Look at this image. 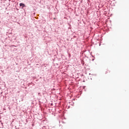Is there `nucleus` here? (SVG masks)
I'll return each instance as SVG.
<instances>
[{
	"mask_svg": "<svg viewBox=\"0 0 129 129\" xmlns=\"http://www.w3.org/2000/svg\"><path fill=\"white\" fill-rule=\"evenodd\" d=\"M20 7H23L24 8V7H25V4H24L23 3H20Z\"/></svg>",
	"mask_w": 129,
	"mask_h": 129,
	"instance_id": "nucleus-1",
	"label": "nucleus"
}]
</instances>
